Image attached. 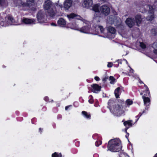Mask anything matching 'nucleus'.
Returning a JSON list of instances; mask_svg holds the SVG:
<instances>
[{
	"mask_svg": "<svg viewBox=\"0 0 157 157\" xmlns=\"http://www.w3.org/2000/svg\"><path fill=\"white\" fill-rule=\"evenodd\" d=\"M122 148L121 141L119 139H114L109 141L107 145V151L112 152H118Z\"/></svg>",
	"mask_w": 157,
	"mask_h": 157,
	"instance_id": "1",
	"label": "nucleus"
},
{
	"mask_svg": "<svg viewBox=\"0 0 157 157\" xmlns=\"http://www.w3.org/2000/svg\"><path fill=\"white\" fill-rule=\"evenodd\" d=\"M44 7V10H47V13L50 17H53L56 15V7L50 0L45 2Z\"/></svg>",
	"mask_w": 157,
	"mask_h": 157,
	"instance_id": "2",
	"label": "nucleus"
},
{
	"mask_svg": "<svg viewBox=\"0 0 157 157\" xmlns=\"http://www.w3.org/2000/svg\"><path fill=\"white\" fill-rule=\"evenodd\" d=\"M110 111L113 114L118 116L121 114V107L118 104L110 109Z\"/></svg>",
	"mask_w": 157,
	"mask_h": 157,
	"instance_id": "3",
	"label": "nucleus"
},
{
	"mask_svg": "<svg viewBox=\"0 0 157 157\" xmlns=\"http://www.w3.org/2000/svg\"><path fill=\"white\" fill-rule=\"evenodd\" d=\"M100 11L102 14L106 16L109 13L110 9L107 6L103 5L100 7Z\"/></svg>",
	"mask_w": 157,
	"mask_h": 157,
	"instance_id": "4",
	"label": "nucleus"
},
{
	"mask_svg": "<svg viewBox=\"0 0 157 157\" xmlns=\"http://www.w3.org/2000/svg\"><path fill=\"white\" fill-rule=\"evenodd\" d=\"M45 17V13L44 11L40 10L36 15V17L38 21L40 22H43L44 21Z\"/></svg>",
	"mask_w": 157,
	"mask_h": 157,
	"instance_id": "5",
	"label": "nucleus"
},
{
	"mask_svg": "<svg viewBox=\"0 0 157 157\" xmlns=\"http://www.w3.org/2000/svg\"><path fill=\"white\" fill-rule=\"evenodd\" d=\"M125 23L126 25L130 28H132L135 24V21L134 19L132 17L127 18L125 21Z\"/></svg>",
	"mask_w": 157,
	"mask_h": 157,
	"instance_id": "6",
	"label": "nucleus"
},
{
	"mask_svg": "<svg viewBox=\"0 0 157 157\" xmlns=\"http://www.w3.org/2000/svg\"><path fill=\"white\" fill-rule=\"evenodd\" d=\"M142 98L143 99L144 105L146 106L145 108L146 109L148 110L151 104L150 98L148 97H145L144 96H142Z\"/></svg>",
	"mask_w": 157,
	"mask_h": 157,
	"instance_id": "7",
	"label": "nucleus"
},
{
	"mask_svg": "<svg viewBox=\"0 0 157 157\" xmlns=\"http://www.w3.org/2000/svg\"><path fill=\"white\" fill-rule=\"evenodd\" d=\"M92 91L94 93H97L101 90V86L97 84H93L91 85Z\"/></svg>",
	"mask_w": 157,
	"mask_h": 157,
	"instance_id": "8",
	"label": "nucleus"
},
{
	"mask_svg": "<svg viewBox=\"0 0 157 157\" xmlns=\"http://www.w3.org/2000/svg\"><path fill=\"white\" fill-rule=\"evenodd\" d=\"M132 121L131 120H128L124 122V125L126 127L125 128V132H126L127 130L132 125Z\"/></svg>",
	"mask_w": 157,
	"mask_h": 157,
	"instance_id": "9",
	"label": "nucleus"
},
{
	"mask_svg": "<svg viewBox=\"0 0 157 157\" xmlns=\"http://www.w3.org/2000/svg\"><path fill=\"white\" fill-rule=\"evenodd\" d=\"M135 18V23H136V25L138 26H140V25L141 24L142 21L141 15L140 14H137L136 15Z\"/></svg>",
	"mask_w": 157,
	"mask_h": 157,
	"instance_id": "10",
	"label": "nucleus"
},
{
	"mask_svg": "<svg viewBox=\"0 0 157 157\" xmlns=\"http://www.w3.org/2000/svg\"><path fill=\"white\" fill-rule=\"evenodd\" d=\"M93 0H85L83 3L84 7L88 8L93 5Z\"/></svg>",
	"mask_w": 157,
	"mask_h": 157,
	"instance_id": "11",
	"label": "nucleus"
},
{
	"mask_svg": "<svg viewBox=\"0 0 157 157\" xmlns=\"http://www.w3.org/2000/svg\"><path fill=\"white\" fill-rule=\"evenodd\" d=\"M117 104H116V102L115 101L114 99H109L108 102V106H107V108L109 109H111V108H113L115 105H116Z\"/></svg>",
	"mask_w": 157,
	"mask_h": 157,
	"instance_id": "12",
	"label": "nucleus"
},
{
	"mask_svg": "<svg viewBox=\"0 0 157 157\" xmlns=\"http://www.w3.org/2000/svg\"><path fill=\"white\" fill-rule=\"evenodd\" d=\"M72 5L71 0H66L64 4V7L66 10H68Z\"/></svg>",
	"mask_w": 157,
	"mask_h": 157,
	"instance_id": "13",
	"label": "nucleus"
},
{
	"mask_svg": "<svg viewBox=\"0 0 157 157\" xmlns=\"http://www.w3.org/2000/svg\"><path fill=\"white\" fill-rule=\"evenodd\" d=\"M58 25L61 27H64L66 25V22L65 20L63 18H60L57 21Z\"/></svg>",
	"mask_w": 157,
	"mask_h": 157,
	"instance_id": "14",
	"label": "nucleus"
},
{
	"mask_svg": "<svg viewBox=\"0 0 157 157\" xmlns=\"http://www.w3.org/2000/svg\"><path fill=\"white\" fill-rule=\"evenodd\" d=\"M34 22L33 19H29L24 18L22 20V22L25 24H31Z\"/></svg>",
	"mask_w": 157,
	"mask_h": 157,
	"instance_id": "15",
	"label": "nucleus"
},
{
	"mask_svg": "<svg viewBox=\"0 0 157 157\" xmlns=\"http://www.w3.org/2000/svg\"><path fill=\"white\" fill-rule=\"evenodd\" d=\"M79 31L82 33H87L89 31V27L87 26H84L81 28Z\"/></svg>",
	"mask_w": 157,
	"mask_h": 157,
	"instance_id": "16",
	"label": "nucleus"
},
{
	"mask_svg": "<svg viewBox=\"0 0 157 157\" xmlns=\"http://www.w3.org/2000/svg\"><path fill=\"white\" fill-rule=\"evenodd\" d=\"M107 31L108 33L114 34L116 33V29L114 28L109 26L107 28Z\"/></svg>",
	"mask_w": 157,
	"mask_h": 157,
	"instance_id": "17",
	"label": "nucleus"
},
{
	"mask_svg": "<svg viewBox=\"0 0 157 157\" xmlns=\"http://www.w3.org/2000/svg\"><path fill=\"white\" fill-rule=\"evenodd\" d=\"M82 114L86 118L90 119L91 118V115L90 113H88L85 111H82Z\"/></svg>",
	"mask_w": 157,
	"mask_h": 157,
	"instance_id": "18",
	"label": "nucleus"
},
{
	"mask_svg": "<svg viewBox=\"0 0 157 157\" xmlns=\"http://www.w3.org/2000/svg\"><path fill=\"white\" fill-rule=\"evenodd\" d=\"M7 22H8L11 25H12L13 23L14 19L12 16L11 15H9L7 16Z\"/></svg>",
	"mask_w": 157,
	"mask_h": 157,
	"instance_id": "19",
	"label": "nucleus"
},
{
	"mask_svg": "<svg viewBox=\"0 0 157 157\" xmlns=\"http://www.w3.org/2000/svg\"><path fill=\"white\" fill-rule=\"evenodd\" d=\"M120 90V88L118 87L117 88L114 90V93L115 96L116 98H119V93Z\"/></svg>",
	"mask_w": 157,
	"mask_h": 157,
	"instance_id": "20",
	"label": "nucleus"
},
{
	"mask_svg": "<svg viewBox=\"0 0 157 157\" xmlns=\"http://www.w3.org/2000/svg\"><path fill=\"white\" fill-rule=\"evenodd\" d=\"M92 10L96 13H99L100 12V9H99V6L97 4H95L93 6Z\"/></svg>",
	"mask_w": 157,
	"mask_h": 157,
	"instance_id": "21",
	"label": "nucleus"
},
{
	"mask_svg": "<svg viewBox=\"0 0 157 157\" xmlns=\"http://www.w3.org/2000/svg\"><path fill=\"white\" fill-rule=\"evenodd\" d=\"M109 80L110 81V83L111 84H114L116 82V80L113 76H110Z\"/></svg>",
	"mask_w": 157,
	"mask_h": 157,
	"instance_id": "22",
	"label": "nucleus"
},
{
	"mask_svg": "<svg viewBox=\"0 0 157 157\" xmlns=\"http://www.w3.org/2000/svg\"><path fill=\"white\" fill-rule=\"evenodd\" d=\"M133 103V101L129 99H127L125 101V104L126 106H129Z\"/></svg>",
	"mask_w": 157,
	"mask_h": 157,
	"instance_id": "23",
	"label": "nucleus"
},
{
	"mask_svg": "<svg viewBox=\"0 0 157 157\" xmlns=\"http://www.w3.org/2000/svg\"><path fill=\"white\" fill-rule=\"evenodd\" d=\"M144 95L143 96H144L145 97H150V94L149 90H145L144 91Z\"/></svg>",
	"mask_w": 157,
	"mask_h": 157,
	"instance_id": "24",
	"label": "nucleus"
},
{
	"mask_svg": "<svg viewBox=\"0 0 157 157\" xmlns=\"http://www.w3.org/2000/svg\"><path fill=\"white\" fill-rule=\"evenodd\" d=\"M62 156L61 153L59 154L57 152H55L52 155V157H62Z\"/></svg>",
	"mask_w": 157,
	"mask_h": 157,
	"instance_id": "25",
	"label": "nucleus"
},
{
	"mask_svg": "<svg viewBox=\"0 0 157 157\" xmlns=\"http://www.w3.org/2000/svg\"><path fill=\"white\" fill-rule=\"evenodd\" d=\"M154 9L153 6H150L149 10H148V13L149 14H153L154 13Z\"/></svg>",
	"mask_w": 157,
	"mask_h": 157,
	"instance_id": "26",
	"label": "nucleus"
},
{
	"mask_svg": "<svg viewBox=\"0 0 157 157\" xmlns=\"http://www.w3.org/2000/svg\"><path fill=\"white\" fill-rule=\"evenodd\" d=\"M151 34L154 36H156L157 35V29H152L151 31Z\"/></svg>",
	"mask_w": 157,
	"mask_h": 157,
	"instance_id": "27",
	"label": "nucleus"
},
{
	"mask_svg": "<svg viewBox=\"0 0 157 157\" xmlns=\"http://www.w3.org/2000/svg\"><path fill=\"white\" fill-rule=\"evenodd\" d=\"M145 113V110H144L142 113H140L138 115L136 116V118L137 119L136 120V122L138 120H139V118L142 115V114L144 113Z\"/></svg>",
	"mask_w": 157,
	"mask_h": 157,
	"instance_id": "28",
	"label": "nucleus"
},
{
	"mask_svg": "<svg viewBox=\"0 0 157 157\" xmlns=\"http://www.w3.org/2000/svg\"><path fill=\"white\" fill-rule=\"evenodd\" d=\"M154 14H151L150 16H148L146 17V19L148 21H152L154 18Z\"/></svg>",
	"mask_w": 157,
	"mask_h": 157,
	"instance_id": "29",
	"label": "nucleus"
},
{
	"mask_svg": "<svg viewBox=\"0 0 157 157\" xmlns=\"http://www.w3.org/2000/svg\"><path fill=\"white\" fill-rule=\"evenodd\" d=\"M76 16V14L74 13H71L67 15V17L69 18L73 19Z\"/></svg>",
	"mask_w": 157,
	"mask_h": 157,
	"instance_id": "30",
	"label": "nucleus"
},
{
	"mask_svg": "<svg viewBox=\"0 0 157 157\" xmlns=\"http://www.w3.org/2000/svg\"><path fill=\"white\" fill-rule=\"evenodd\" d=\"M90 99H89L88 101L89 102L90 104H93L94 102V100L93 99V97L92 95H90L89 96Z\"/></svg>",
	"mask_w": 157,
	"mask_h": 157,
	"instance_id": "31",
	"label": "nucleus"
},
{
	"mask_svg": "<svg viewBox=\"0 0 157 157\" xmlns=\"http://www.w3.org/2000/svg\"><path fill=\"white\" fill-rule=\"evenodd\" d=\"M140 46L142 49H145L146 48V44L143 42H141L140 43Z\"/></svg>",
	"mask_w": 157,
	"mask_h": 157,
	"instance_id": "32",
	"label": "nucleus"
},
{
	"mask_svg": "<svg viewBox=\"0 0 157 157\" xmlns=\"http://www.w3.org/2000/svg\"><path fill=\"white\" fill-rule=\"evenodd\" d=\"M102 144V141L101 140H97L95 142V145L97 147H98Z\"/></svg>",
	"mask_w": 157,
	"mask_h": 157,
	"instance_id": "33",
	"label": "nucleus"
},
{
	"mask_svg": "<svg viewBox=\"0 0 157 157\" xmlns=\"http://www.w3.org/2000/svg\"><path fill=\"white\" fill-rule=\"evenodd\" d=\"M118 102L120 104L121 106L125 104L124 100L123 99L118 100Z\"/></svg>",
	"mask_w": 157,
	"mask_h": 157,
	"instance_id": "34",
	"label": "nucleus"
},
{
	"mask_svg": "<svg viewBox=\"0 0 157 157\" xmlns=\"http://www.w3.org/2000/svg\"><path fill=\"white\" fill-rule=\"evenodd\" d=\"M98 28L100 29L101 33H103L104 31L103 27L101 25H99L98 26Z\"/></svg>",
	"mask_w": 157,
	"mask_h": 157,
	"instance_id": "35",
	"label": "nucleus"
},
{
	"mask_svg": "<svg viewBox=\"0 0 157 157\" xmlns=\"http://www.w3.org/2000/svg\"><path fill=\"white\" fill-rule=\"evenodd\" d=\"M109 79V77L108 76H105L102 79V81L104 82H106L107 80Z\"/></svg>",
	"mask_w": 157,
	"mask_h": 157,
	"instance_id": "36",
	"label": "nucleus"
},
{
	"mask_svg": "<svg viewBox=\"0 0 157 157\" xmlns=\"http://www.w3.org/2000/svg\"><path fill=\"white\" fill-rule=\"evenodd\" d=\"M116 62L118 63L117 65V66H116V67H118L119 66V63L121 64H122V60L121 59H118L116 61Z\"/></svg>",
	"mask_w": 157,
	"mask_h": 157,
	"instance_id": "37",
	"label": "nucleus"
},
{
	"mask_svg": "<svg viewBox=\"0 0 157 157\" xmlns=\"http://www.w3.org/2000/svg\"><path fill=\"white\" fill-rule=\"evenodd\" d=\"M75 146L77 147H79L80 145V142L79 141H77L76 140H75Z\"/></svg>",
	"mask_w": 157,
	"mask_h": 157,
	"instance_id": "38",
	"label": "nucleus"
},
{
	"mask_svg": "<svg viewBox=\"0 0 157 157\" xmlns=\"http://www.w3.org/2000/svg\"><path fill=\"white\" fill-rule=\"evenodd\" d=\"M113 65V63L112 62H109L107 64V67H111Z\"/></svg>",
	"mask_w": 157,
	"mask_h": 157,
	"instance_id": "39",
	"label": "nucleus"
},
{
	"mask_svg": "<svg viewBox=\"0 0 157 157\" xmlns=\"http://www.w3.org/2000/svg\"><path fill=\"white\" fill-rule=\"evenodd\" d=\"M44 100L46 102H49V98L47 97L46 96L44 98Z\"/></svg>",
	"mask_w": 157,
	"mask_h": 157,
	"instance_id": "40",
	"label": "nucleus"
},
{
	"mask_svg": "<svg viewBox=\"0 0 157 157\" xmlns=\"http://www.w3.org/2000/svg\"><path fill=\"white\" fill-rule=\"evenodd\" d=\"M5 0H0V5L2 6L5 3Z\"/></svg>",
	"mask_w": 157,
	"mask_h": 157,
	"instance_id": "41",
	"label": "nucleus"
},
{
	"mask_svg": "<svg viewBox=\"0 0 157 157\" xmlns=\"http://www.w3.org/2000/svg\"><path fill=\"white\" fill-rule=\"evenodd\" d=\"M126 133V134L125 135V137L128 140V141H129L128 139V137L129 136V133L127 132V130H126V132H125Z\"/></svg>",
	"mask_w": 157,
	"mask_h": 157,
	"instance_id": "42",
	"label": "nucleus"
},
{
	"mask_svg": "<svg viewBox=\"0 0 157 157\" xmlns=\"http://www.w3.org/2000/svg\"><path fill=\"white\" fill-rule=\"evenodd\" d=\"M94 79L96 81H99L100 80V78L98 76H95L94 77Z\"/></svg>",
	"mask_w": 157,
	"mask_h": 157,
	"instance_id": "43",
	"label": "nucleus"
},
{
	"mask_svg": "<svg viewBox=\"0 0 157 157\" xmlns=\"http://www.w3.org/2000/svg\"><path fill=\"white\" fill-rule=\"evenodd\" d=\"M43 131V128H39V132L40 134H41V133Z\"/></svg>",
	"mask_w": 157,
	"mask_h": 157,
	"instance_id": "44",
	"label": "nucleus"
},
{
	"mask_svg": "<svg viewBox=\"0 0 157 157\" xmlns=\"http://www.w3.org/2000/svg\"><path fill=\"white\" fill-rule=\"evenodd\" d=\"M154 53L157 55V49H154L153 50Z\"/></svg>",
	"mask_w": 157,
	"mask_h": 157,
	"instance_id": "45",
	"label": "nucleus"
},
{
	"mask_svg": "<svg viewBox=\"0 0 157 157\" xmlns=\"http://www.w3.org/2000/svg\"><path fill=\"white\" fill-rule=\"evenodd\" d=\"M71 106V105H68V106H66L65 107V109L66 110H67L68 109V108L70 107V106Z\"/></svg>",
	"mask_w": 157,
	"mask_h": 157,
	"instance_id": "46",
	"label": "nucleus"
},
{
	"mask_svg": "<svg viewBox=\"0 0 157 157\" xmlns=\"http://www.w3.org/2000/svg\"><path fill=\"white\" fill-rule=\"evenodd\" d=\"M57 117L58 119H61L62 118V116L61 115L59 114L58 115Z\"/></svg>",
	"mask_w": 157,
	"mask_h": 157,
	"instance_id": "47",
	"label": "nucleus"
},
{
	"mask_svg": "<svg viewBox=\"0 0 157 157\" xmlns=\"http://www.w3.org/2000/svg\"><path fill=\"white\" fill-rule=\"evenodd\" d=\"M28 2H30L31 3H33L34 2V0H28Z\"/></svg>",
	"mask_w": 157,
	"mask_h": 157,
	"instance_id": "48",
	"label": "nucleus"
},
{
	"mask_svg": "<svg viewBox=\"0 0 157 157\" xmlns=\"http://www.w3.org/2000/svg\"><path fill=\"white\" fill-rule=\"evenodd\" d=\"M51 25H52V26H57V25L54 23V22H52L51 23Z\"/></svg>",
	"mask_w": 157,
	"mask_h": 157,
	"instance_id": "49",
	"label": "nucleus"
},
{
	"mask_svg": "<svg viewBox=\"0 0 157 157\" xmlns=\"http://www.w3.org/2000/svg\"><path fill=\"white\" fill-rule=\"evenodd\" d=\"M144 86L146 90H149L148 87L145 84H144Z\"/></svg>",
	"mask_w": 157,
	"mask_h": 157,
	"instance_id": "50",
	"label": "nucleus"
},
{
	"mask_svg": "<svg viewBox=\"0 0 157 157\" xmlns=\"http://www.w3.org/2000/svg\"><path fill=\"white\" fill-rule=\"evenodd\" d=\"M42 109H43L44 111H45L46 110V107H43L42 108Z\"/></svg>",
	"mask_w": 157,
	"mask_h": 157,
	"instance_id": "51",
	"label": "nucleus"
},
{
	"mask_svg": "<svg viewBox=\"0 0 157 157\" xmlns=\"http://www.w3.org/2000/svg\"><path fill=\"white\" fill-rule=\"evenodd\" d=\"M153 157H157V153Z\"/></svg>",
	"mask_w": 157,
	"mask_h": 157,
	"instance_id": "52",
	"label": "nucleus"
},
{
	"mask_svg": "<svg viewBox=\"0 0 157 157\" xmlns=\"http://www.w3.org/2000/svg\"><path fill=\"white\" fill-rule=\"evenodd\" d=\"M143 94H144V92H143H143H141V93H140V95H143Z\"/></svg>",
	"mask_w": 157,
	"mask_h": 157,
	"instance_id": "53",
	"label": "nucleus"
},
{
	"mask_svg": "<svg viewBox=\"0 0 157 157\" xmlns=\"http://www.w3.org/2000/svg\"><path fill=\"white\" fill-rule=\"evenodd\" d=\"M2 67L3 68H5L6 67V66H5L4 65H3L2 66Z\"/></svg>",
	"mask_w": 157,
	"mask_h": 157,
	"instance_id": "54",
	"label": "nucleus"
},
{
	"mask_svg": "<svg viewBox=\"0 0 157 157\" xmlns=\"http://www.w3.org/2000/svg\"><path fill=\"white\" fill-rule=\"evenodd\" d=\"M154 2L155 3H157V0H155Z\"/></svg>",
	"mask_w": 157,
	"mask_h": 157,
	"instance_id": "55",
	"label": "nucleus"
},
{
	"mask_svg": "<svg viewBox=\"0 0 157 157\" xmlns=\"http://www.w3.org/2000/svg\"><path fill=\"white\" fill-rule=\"evenodd\" d=\"M54 126H53V127L54 128H55V126H56L55 124H54Z\"/></svg>",
	"mask_w": 157,
	"mask_h": 157,
	"instance_id": "56",
	"label": "nucleus"
},
{
	"mask_svg": "<svg viewBox=\"0 0 157 157\" xmlns=\"http://www.w3.org/2000/svg\"><path fill=\"white\" fill-rule=\"evenodd\" d=\"M77 152V151L76 150H75V153H76Z\"/></svg>",
	"mask_w": 157,
	"mask_h": 157,
	"instance_id": "57",
	"label": "nucleus"
},
{
	"mask_svg": "<svg viewBox=\"0 0 157 157\" xmlns=\"http://www.w3.org/2000/svg\"><path fill=\"white\" fill-rule=\"evenodd\" d=\"M32 121H33V119L32 120ZM32 123H33V122H32Z\"/></svg>",
	"mask_w": 157,
	"mask_h": 157,
	"instance_id": "58",
	"label": "nucleus"
}]
</instances>
